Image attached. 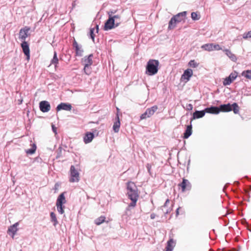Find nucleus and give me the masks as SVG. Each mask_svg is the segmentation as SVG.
<instances>
[{
	"label": "nucleus",
	"instance_id": "1",
	"mask_svg": "<svg viewBox=\"0 0 251 251\" xmlns=\"http://www.w3.org/2000/svg\"><path fill=\"white\" fill-rule=\"evenodd\" d=\"M159 62L157 60L150 59L146 67V74L149 75H153L158 71Z\"/></svg>",
	"mask_w": 251,
	"mask_h": 251
},
{
	"label": "nucleus",
	"instance_id": "2",
	"mask_svg": "<svg viewBox=\"0 0 251 251\" xmlns=\"http://www.w3.org/2000/svg\"><path fill=\"white\" fill-rule=\"evenodd\" d=\"M186 14V11H183L174 16L169 22L168 29H174L176 27V23H180L185 19Z\"/></svg>",
	"mask_w": 251,
	"mask_h": 251
},
{
	"label": "nucleus",
	"instance_id": "3",
	"mask_svg": "<svg viewBox=\"0 0 251 251\" xmlns=\"http://www.w3.org/2000/svg\"><path fill=\"white\" fill-rule=\"evenodd\" d=\"M220 109V112H228L233 110L234 114H238L240 108L238 104L234 102L232 104L229 103L227 104H221L218 107Z\"/></svg>",
	"mask_w": 251,
	"mask_h": 251
},
{
	"label": "nucleus",
	"instance_id": "4",
	"mask_svg": "<svg viewBox=\"0 0 251 251\" xmlns=\"http://www.w3.org/2000/svg\"><path fill=\"white\" fill-rule=\"evenodd\" d=\"M128 197L129 199H138L139 194L137 188L133 182H128L126 184Z\"/></svg>",
	"mask_w": 251,
	"mask_h": 251
},
{
	"label": "nucleus",
	"instance_id": "5",
	"mask_svg": "<svg viewBox=\"0 0 251 251\" xmlns=\"http://www.w3.org/2000/svg\"><path fill=\"white\" fill-rule=\"evenodd\" d=\"M65 192L61 193L58 196L56 200V205L57 210L60 214H63L64 213V209L65 206L63 204L67 202L65 197Z\"/></svg>",
	"mask_w": 251,
	"mask_h": 251
},
{
	"label": "nucleus",
	"instance_id": "6",
	"mask_svg": "<svg viewBox=\"0 0 251 251\" xmlns=\"http://www.w3.org/2000/svg\"><path fill=\"white\" fill-rule=\"evenodd\" d=\"M119 25V23L116 22L114 23L113 19L112 17H108V19L105 21L103 29L105 31H108L112 29L115 27H118Z\"/></svg>",
	"mask_w": 251,
	"mask_h": 251
},
{
	"label": "nucleus",
	"instance_id": "7",
	"mask_svg": "<svg viewBox=\"0 0 251 251\" xmlns=\"http://www.w3.org/2000/svg\"><path fill=\"white\" fill-rule=\"evenodd\" d=\"M79 174L75 169L74 165L70 167V181L72 182H78L79 180Z\"/></svg>",
	"mask_w": 251,
	"mask_h": 251
},
{
	"label": "nucleus",
	"instance_id": "8",
	"mask_svg": "<svg viewBox=\"0 0 251 251\" xmlns=\"http://www.w3.org/2000/svg\"><path fill=\"white\" fill-rule=\"evenodd\" d=\"M157 109L158 107L156 105L153 106L151 108H147L145 112L141 115L140 120H144L150 117L151 116L153 115Z\"/></svg>",
	"mask_w": 251,
	"mask_h": 251
},
{
	"label": "nucleus",
	"instance_id": "9",
	"mask_svg": "<svg viewBox=\"0 0 251 251\" xmlns=\"http://www.w3.org/2000/svg\"><path fill=\"white\" fill-rule=\"evenodd\" d=\"M238 76V73L236 71L231 73L228 76L226 77L223 81L224 86L230 85L233 80H234Z\"/></svg>",
	"mask_w": 251,
	"mask_h": 251
},
{
	"label": "nucleus",
	"instance_id": "10",
	"mask_svg": "<svg viewBox=\"0 0 251 251\" xmlns=\"http://www.w3.org/2000/svg\"><path fill=\"white\" fill-rule=\"evenodd\" d=\"M21 46L24 53L26 56V60L28 61L30 59V50L28 44L26 41H24Z\"/></svg>",
	"mask_w": 251,
	"mask_h": 251
},
{
	"label": "nucleus",
	"instance_id": "11",
	"mask_svg": "<svg viewBox=\"0 0 251 251\" xmlns=\"http://www.w3.org/2000/svg\"><path fill=\"white\" fill-rule=\"evenodd\" d=\"M39 108L43 112H48L50 109V105L49 101L42 100L39 103Z\"/></svg>",
	"mask_w": 251,
	"mask_h": 251
},
{
	"label": "nucleus",
	"instance_id": "12",
	"mask_svg": "<svg viewBox=\"0 0 251 251\" xmlns=\"http://www.w3.org/2000/svg\"><path fill=\"white\" fill-rule=\"evenodd\" d=\"M72 106L70 103L61 102L57 106L56 108V110L57 112L62 110L70 111L72 110Z\"/></svg>",
	"mask_w": 251,
	"mask_h": 251
},
{
	"label": "nucleus",
	"instance_id": "13",
	"mask_svg": "<svg viewBox=\"0 0 251 251\" xmlns=\"http://www.w3.org/2000/svg\"><path fill=\"white\" fill-rule=\"evenodd\" d=\"M178 186L181 188L182 192L186 190H189L191 188V184L188 179L183 178L182 182L178 184Z\"/></svg>",
	"mask_w": 251,
	"mask_h": 251
},
{
	"label": "nucleus",
	"instance_id": "14",
	"mask_svg": "<svg viewBox=\"0 0 251 251\" xmlns=\"http://www.w3.org/2000/svg\"><path fill=\"white\" fill-rule=\"evenodd\" d=\"M30 28L25 26L24 28L20 29L19 32V38L22 41H25L28 36V32L30 30Z\"/></svg>",
	"mask_w": 251,
	"mask_h": 251
},
{
	"label": "nucleus",
	"instance_id": "15",
	"mask_svg": "<svg viewBox=\"0 0 251 251\" xmlns=\"http://www.w3.org/2000/svg\"><path fill=\"white\" fill-rule=\"evenodd\" d=\"M73 46L75 49L76 55L82 56L83 52V50L82 49V46L79 45L75 39L74 40Z\"/></svg>",
	"mask_w": 251,
	"mask_h": 251
},
{
	"label": "nucleus",
	"instance_id": "16",
	"mask_svg": "<svg viewBox=\"0 0 251 251\" xmlns=\"http://www.w3.org/2000/svg\"><path fill=\"white\" fill-rule=\"evenodd\" d=\"M193 75V71L191 69H187L184 71L183 74L182 75L181 77V80H186L185 82H187L190 79V77Z\"/></svg>",
	"mask_w": 251,
	"mask_h": 251
},
{
	"label": "nucleus",
	"instance_id": "17",
	"mask_svg": "<svg viewBox=\"0 0 251 251\" xmlns=\"http://www.w3.org/2000/svg\"><path fill=\"white\" fill-rule=\"evenodd\" d=\"M93 57V54H90L88 56H85L82 59V63L84 66H85V67H87V66H90L92 64Z\"/></svg>",
	"mask_w": 251,
	"mask_h": 251
},
{
	"label": "nucleus",
	"instance_id": "18",
	"mask_svg": "<svg viewBox=\"0 0 251 251\" xmlns=\"http://www.w3.org/2000/svg\"><path fill=\"white\" fill-rule=\"evenodd\" d=\"M121 123L118 113L116 114L115 121L114 122L113 129L115 133L119 132L120 127Z\"/></svg>",
	"mask_w": 251,
	"mask_h": 251
},
{
	"label": "nucleus",
	"instance_id": "19",
	"mask_svg": "<svg viewBox=\"0 0 251 251\" xmlns=\"http://www.w3.org/2000/svg\"><path fill=\"white\" fill-rule=\"evenodd\" d=\"M205 113L218 114L220 112V108L216 106H211L209 107H206L205 109Z\"/></svg>",
	"mask_w": 251,
	"mask_h": 251
},
{
	"label": "nucleus",
	"instance_id": "20",
	"mask_svg": "<svg viewBox=\"0 0 251 251\" xmlns=\"http://www.w3.org/2000/svg\"><path fill=\"white\" fill-rule=\"evenodd\" d=\"M95 137L93 132H87L83 137V141L85 144H88L92 142Z\"/></svg>",
	"mask_w": 251,
	"mask_h": 251
},
{
	"label": "nucleus",
	"instance_id": "21",
	"mask_svg": "<svg viewBox=\"0 0 251 251\" xmlns=\"http://www.w3.org/2000/svg\"><path fill=\"white\" fill-rule=\"evenodd\" d=\"M205 114V109L203 110H196L193 114V117L191 119V121L196 119H199L203 117Z\"/></svg>",
	"mask_w": 251,
	"mask_h": 251
},
{
	"label": "nucleus",
	"instance_id": "22",
	"mask_svg": "<svg viewBox=\"0 0 251 251\" xmlns=\"http://www.w3.org/2000/svg\"><path fill=\"white\" fill-rule=\"evenodd\" d=\"M192 133V126L191 123L190 125L187 126L186 128L183 133V138H188Z\"/></svg>",
	"mask_w": 251,
	"mask_h": 251
},
{
	"label": "nucleus",
	"instance_id": "23",
	"mask_svg": "<svg viewBox=\"0 0 251 251\" xmlns=\"http://www.w3.org/2000/svg\"><path fill=\"white\" fill-rule=\"evenodd\" d=\"M226 52V55L233 61L236 62L237 58L235 55L232 53L231 51L228 49H226L224 50Z\"/></svg>",
	"mask_w": 251,
	"mask_h": 251
},
{
	"label": "nucleus",
	"instance_id": "24",
	"mask_svg": "<svg viewBox=\"0 0 251 251\" xmlns=\"http://www.w3.org/2000/svg\"><path fill=\"white\" fill-rule=\"evenodd\" d=\"M18 223H16L12 226H11L8 228V231L11 232L13 234V235L15 234V233H16V232L17 231V226H18Z\"/></svg>",
	"mask_w": 251,
	"mask_h": 251
},
{
	"label": "nucleus",
	"instance_id": "25",
	"mask_svg": "<svg viewBox=\"0 0 251 251\" xmlns=\"http://www.w3.org/2000/svg\"><path fill=\"white\" fill-rule=\"evenodd\" d=\"M241 75L244 76L247 79H251V69L245 70L241 73Z\"/></svg>",
	"mask_w": 251,
	"mask_h": 251
},
{
	"label": "nucleus",
	"instance_id": "26",
	"mask_svg": "<svg viewBox=\"0 0 251 251\" xmlns=\"http://www.w3.org/2000/svg\"><path fill=\"white\" fill-rule=\"evenodd\" d=\"M32 147L30 149L26 150L25 151V152L27 154H33L36 150L37 147L35 144L33 143L31 145Z\"/></svg>",
	"mask_w": 251,
	"mask_h": 251
},
{
	"label": "nucleus",
	"instance_id": "27",
	"mask_svg": "<svg viewBox=\"0 0 251 251\" xmlns=\"http://www.w3.org/2000/svg\"><path fill=\"white\" fill-rule=\"evenodd\" d=\"M58 63V59L57 56V53L55 51H54L53 57L51 59L50 64L54 65L56 67L57 64Z\"/></svg>",
	"mask_w": 251,
	"mask_h": 251
},
{
	"label": "nucleus",
	"instance_id": "28",
	"mask_svg": "<svg viewBox=\"0 0 251 251\" xmlns=\"http://www.w3.org/2000/svg\"><path fill=\"white\" fill-rule=\"evenodd\" d=\"M51 221L53 222V226H56L58 224V221L56 217V215L53 212L50 214Z\"/></svg>",
	"mask_w": 251,
	"mask_h": 251
},
{
	"label": "nucleus",
	"instance_id": "29",
	"mask_svg": "<svg viewBox=\"0 0 251 251\" xmlns=\"http://www.w3.org/2000/svg\"><path fill=\"white\" fill-rule=\"evenodd\" d=\"M105 217L103 216H101L100 217L97 218L95 220V223L97 225H100L102 223H103L105 221Z\"/></svg>",
	"mask_w": 251,
	"mask_h": 251
},
{
	"label": "nucleus",
	"instance_id": "30",
	"mask_svg": "<svg viewBox=\"0 0 251 251\" xmlns=\"http://www.w3.org/2000/svg\"><path fill=\"white\" fill-rule=\"evenodd\" d=\"M131 201V202H130L127 207L126 208V210H129V208L130 207H134L136 205V202H137V201L138 200V199H129Z\"/></svg>",
	"mask_w": 251,
	"mask_h": 251
},
{
	"label": "nucleus",
	"instance_id": "31",
	"mask_svg": "<svg viewBox=\"0 0 251 251\" xmlns=\"http://www.w3.org/2000/svg\"><path fill=\"white\" fill-rule=\"evenodd\" d=\"M212 46H213V43L206 44L203 45L201 48V49H202L205 50L211 51V50H212Z\"/></svg>",
	"mask_w": 251,
	"mask_h": 251
},
{
	"label": "nucleus",
	"instance_id": "32",
	"mask_svg": "<svg viewBox=\"0 0 251 251\" xmlns=\"http://www.w3.org/2000/svg\"><path fill=\"white\" fill-rule=\"evenodd\" d=\"M112 17L113 19L114 23H116V22H118V23H119V25L121 24L122 22L121 14L114 15L113 17Z\"/></svg>",
	"mask_w": 251,
	"mask_h": 251
},
{
	"label": "nucleus",
	"instance_id": "33",
	"mask_svg": "<svg viewBox=\"0 0 251 251\" xmlns=\"http://www.w3.org/2000/svg\"><path fill=\"white\" fill-rule=\"evenodd\" d=\"M188 65L193 68H196L198 66L199 64L196 62L194 60H191L188 63Z\"/></svg>",
	"mask_w": 251,
	"mask_h": 251
},
{
	"label": "nucleus",
	"instance_id": "34",
	"mask_svg": "<svg viewBox=\"0 0 251 251\" xmlns=\"http://www.w3.org/2000/svg\"><path fill=\"white\" fill-rule=\"evenodd\" d=\"M118 12L117 10L115 9H111L109 11H107V13L108 15V17H113L114 15H116L115 14Z\"/></svg>",
	"mask_w": 251,
	"mask_h": 251
},
{
	"label": "nucleus",
	"instance_id": "35",
	"mask_svg": "<svg viewBox=\"0 0 251 251\" xmlns=\"http://www.w3.org/2000/svg\"><path fill=\"white\" fill-rule=\"evenodd\" d=\"M173 242L172 239H170L167 242V246L166 251H172L173 248L171 246V243Z\"/></svg>",
	"mask_w": 251,
	"mask_h": 251
},
{
	"label": "nucleus",
	"instance_id": "36",
	"mask_svg": "<svg viewBox=\"0 0 251 251\" xmlns=\"http://www.w3.org/2000/svg\"><path fill=\"white\" fill-rule=\"evenodd\" d=\"M94 30H95L94 28H91L90 29V32H89L90 38L92 39V40L94 42L95 41V34L94 33Z\"/></svg>",
	"mask_w": 251,
	"mask_h": 251
},
{
	"label": "nucleus",
	"instance_id": "37",
	"mask_svg": "<svg viewBox=\"0 0 251 251\" xmlns=\"http://www.w3.org/2000/svg\"><path fill=\"white\" fill-rule=\"evenodd\" d=\"M83 70L84 73L87 75H90L91 73V69L90 66H87V67H85V66H84Z\"/></svg>",
	"mask_w": 251,
	"mask_h": 251
},
{
	"label": "nucleus",
	"instance_id": "38",
	"mask_svg": "<svg viewBox=\"0 0 251 251\" xmlns=\"http://www.w3.org/2000/svg\"><path fill=\"white\" fill-rule=\"evenodd\" d=\"M191 18L194 21L198 20L200 19V17H198L197 13L194 12L191 13Z\"/></svg>",
	"mask_w": 251,
	"mask_h": 251
},
{
	"label": "nucleus",
	"instance_id": "39",
	"mask_svg": "<svg viewBox=\"0 0 251 251\" xmlns=\"http://www.w3.org/2000/svg\"><path fill=\"white\" fill-rule=\"evenodd\" d=\"M212 50H219L222 49L219 44H214L212 46Z\"/></svg>",
	"mask_w": 251,
	"mask_h": 251
},
{
	"label": "nucleus",
	"instance_id": "40",
	"mask_svg": "<svg viewBox=\"0 0 251 251\" xmlns=\"http://www.w3.org/2000/svg\"><path fill=\"white\" fill-rule=\"evenodd\" d=\"M244 39H247L248 38H251V30L248 32L247 33H245L243 34V36Z\"/></svg>",
	"mask_w": 251,
	"mask_h": 251
},
{
	"label": "nucleus",
	"instance_id": "41",
	"mask_svg": "<svg viewBox=\"0 0 251 251\" xmlns=\"http://www.w3.org/2000/svg\"><path fill=\"white\" fill-rule=\"evenodd\" d=\"M170 203V201L169 199H167L164 204L161 207V209L163 211H164V209L166 208H167L168 207V204Z\"/></svg>",
	"mask_w": 251,
	"mask_h": 251
},
{
	"label": "nucleus",
	"instance_id": "42",
	"mask_svg": "<svg viewBox=\"0 0 251 251\" xmlns=\"http://www.w3.org/2000/svg\"><path fill=\"white\" fill-rule=\"evenodd\" d=\"M187 109L188 110H192L193 109V105L192 104H188L187 105Z\"/></svg>",
	"mask_w": 251,
	"mask_h": 251
},
{
	"label": "nucleus",
	"instance_id": "43",
	"mask_svg": "<svg viewBox=\"0 0 251 251\" xmlns=\"http://www.w3.org/2000/svg\"><path fill=\"white\" fill-rule=\"evenodd\" d=\"M171 211V209L170 208H166L164 209V211H163L165 214H167L168 213H170Z\"/></svg>",
	"mask_w": 251,
	"mask_h": 251
},
{
	"label": "nucleus",
	"instance_id": "44",
	"mask_svg": "<svg viewBox=\"0 0 251 251\" xmlns=\"http://www.w3.org/2000/svg\"><path fill=\"white\" fill-rule=\"evenodd\" d=\"M238 251L237 250H236V249H234V248H232L230 250H226L225 249H223V251Z\"/></svg>",
	"mask_w": 251,
	"mask_h": 251
},
{
	"label": "nucleus",
	"instance_id": "45",
	"mask_svg": "<svg viewBox=\"0 0 251 251\" xmlns=\"http://www.w3.org/2000/svg\"><path fill=\"white\" fill-rule=\"evenodd\" d=\"M52 129L53 131L56 133V128L53 125H52Z\"/></svg>",
	"mask_w": 251,
	"mask_h": 251
},
{
	"label": "nucleus",
	"instance_id": "46",
	"mask_svg": "<svg viewBox=\"0 0 251 251\" xmlns=\"http://www.w3.org/2000/svg\"><path fill=\"white\" fill-rule=\"evenodd\" d=\"M155 217H156V214H154V213L151 214V219H154L155 218Z\"/></svg>",
	"mask_w": 251,
	"mask_h": 251
},
{
	"label": "nucleus",
	"instance_id": "47",
	"mask_svg": "<svg viewBox=\"0 0 251 251\" xmlns=\"http://www.w3.org/2000/svg\"><path fill=\"white\" fill-rule=\"evenodd\" d=\"M147 168L148 169V172H150L151 168V166L149 164H148L147 165Z\"/></svg>",
	"mask_w": 251,
	"mask_h": 251
},
{
	"label": "nucleus",
	"instance_id": "48",
	"mask_svg": "<svg viewBox=\"0 0 251 251\" xmlns=\"http://www.w3.org/2000/svg\"><path fill=\"white\" fill-rule=\"evenodd\" d=\"M179 208H177L176 210V215L177 216L179 214Z\"/></svg>",
	"mask_w": 251,
	"mask_h": 251
},
{
	"label": "nucleus",
	"instance_id": "49",
	"mask_svg": "<svg viewBox=\"0 0 251 251\" xmlns=\"http://www.w3.org/2000/svg\"><path fill=\"white\" fill-rule=\"evenodd\" d=\"M96 31H97V32H98V31H99V25H96Z\"/></svg>",
	"mask_w": 251,
	"mask_h": 251
},
{
	"label": "nucleus",
	"instance_id": "50",
	"mask_svg": "<svg viewBox=\"0 0 251 251\" xmlns=\"http://www.w3.org/2000/svg\"><path fill=\"white\" fill-rule=\"evenodd\" d=\"M234 184L235 185H238L239 184V182L238 181H235Z\"/></svg>",
	"mask_w": 251,
	"mask_h": 251
},
{
	"label": "nucleus",
	"instance_id": "51",
	"mask_svg": "<svg viewBox=\"0 0 251 251\" xmlns=\"http://www.w3.org/2000/svg\"><path fill=\"white\" fill-rule=\"evenodd\" d=\"M228 184L227 183V184L225 185V186H224V187L223 188V190H225L226 189V188L227 186L228 185Z\"/></svg>",
	"mask_w": 251,
	"mask_h": 251
},
{
	"label": "nucleus",
	"instance_id": "52",
	"mask_svg": "<svg viewBox=\"0 0 251 251\" xmlns=\"http://www.w3.org/2000/svg\"><path fill=\"white\" fill-rule=\"evenodd\" d=\"M248 230L251 231V227H250L249 226L248 227Z\"/></svg>",
	"mask_w": 251,
	"mask_h": 251
},
{
	"label": "nucleus",
	"instance_id": "53",
	"mask_svg": "<svg viewBox=\"0 0 251 251\" xmlns=\"http://www.w3.org/2000/svg\"><path fill=\"white\" fill-rule=\"evenodd\" d=\"M117 110L118 111H119V109L118 108H117Z\"/></svg>",
	"mask_w": 251,
	"mask_h": 251
}]
</instances>
